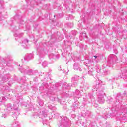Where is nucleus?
<instances>
[{
	"label": "nucleus",
	"instance_id": "obj_2",
	"mask_svg": "<svg viewBox=\"0 0 127 127\" xmlns=\"http://www.w3.org/2000/svg\"><path fill=\"white\" fill-rule=\"evenodd\" d=\"M94 57H95V58H98V56H94Z\"/></svg>",
	"mask_w": 127,
	"mask_h": 127
},
{
	"label": "nucleus",
	"instance_id": "obj_1",
	"mask_svg": "<svg viewBox=\"0 0 127 127\" xmlns=\"http://www.w3.org/2000/svg\"><path fill=\"white\" fill-rule=\"evenodd\" d=\"M45 63H46V62H44L43 64V66H44L45 67V66H46V65H45V64H45Z\"/></svg>",
	"mask_w": 127,
	"mask_h": 127
}]
</instances>
